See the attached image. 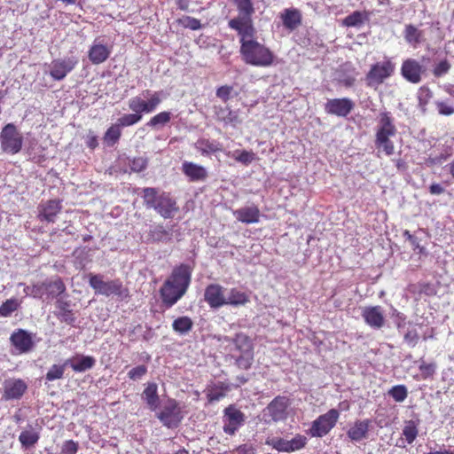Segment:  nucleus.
Returning <instances> with one entry per match:
<instances>
[{
    "mask_svg": "<svg viewBox=\"0 0 454 454\" xmlns=\"http://www.w3.org/2000/svg\"><path fill=\"white\" fill-rule=\"evenodd\" d=\"M228 24L239 35L240 54L247 64L255 67L272 65L274 55L269 48L255 40L256 30L253 23L241 25L237 21H232Z\"/></svg>",
    "mask_w": 454,
    "mask_h": 454,
    "instance_id": "obj_1",
    "label": "nucleus"
},
{
    "mask_svg": "<svg viewBox=\"0 0 454 454\" xmlns=\"http://www.w3.org/2000/svg\"><path fill=\"white\" fill-rule=\"evenodd\" d=\"M192 278V269L185 264L176 267L160 289L162 303L174 306L186 293Z\"/></svg>",
    "mask_w": 454,
    "mask_h": 454,
    "instance_id": "obj_2",
    "label": "nucleus"
},
{
    "mask_svg": "<svg viewBox=\"0 0 454 454\" xmlns=\"http://www.w3.org/2000/svg\"><path fill=\"white\" fill-rule=\"evenodd\" d=\"M143 199L146 208L154 209L165 219L172 218L178 211L176 200L168 192L160 189L153 187L144 188Z\"/></svg>",
    "mask_w": 454,
    "mask_h": 454,
    "instance_id": "obj_3",
    "label": "nucleus"
},
{
    "mask_svg": "<svg viewBox=\"0 0 454 454\" xmlns=\"http://www.w3.org/2000/svg\"><path fill=\"white\" fill-rule=\"evenodd\" d=\"M396 134V128L393 119L387 112L380 114L379 125L376 131L375 146L378 153H384L390 156L395 153V145L390 137Z\"/></svg>",
    "mask_w": 454,
    "mask_h": 454,
    "instance_id": "obj_4",
    "label": "nucleus"
},
{
    "mask_svg": "<svg viewBox=\"0 0 454 454\" xmlns=\"http://www.w3.org/2000/svg\"><path fill=\"white\" fill-rule=\"evenodd\" d=\"M163 100L162 91H154L151 90H144L139 95L132 97L128 101L129 110L143 114H150L154 112Z\"/></svg>",
    "mask_w": 454,
    "mask_h": 454,
    "instance_id": "obj_5",
    "label": "nucleus"
},
{
    "mask_svg": "<svg viewBox=\"0 0 454 454\" xmlns=\"http://www.w3.org/2000/svg\"><path fill=\"white\" fill-rule=\"evenodd\" d=\"M89 284L94 289L95 294L109 297L115 295L121 300L129 297V290L125 288L119 279L105 281L100 274H90Z\"/></svg>",
    "mask_w": 454,
    "mask_h": 454,
    "instance_id": "obj_6",
    "label": "nucleus"
},
{
    "mask_svg": "<svg viewBox=\"0 0 454 454\" xmlns=\"http://www.w3.org/2000/svg\"><path fill=\"white\" fill-rule=\"evenodd\" d=\"M23 145V136L13 123L6 124L0 132V146L4 153L16 154Z\"/></svg>",
    "mask_w": 454,
    "mask_h": 454,
    "instance_id": "obj_7",
    "label": "nucleus"
},
{
    "mask_svg": "<svg viewBox=\"0 0 454 454\" xmlns=\"http://www.w3.org/2000/svg\"><path fill=\"white\" fill-rule=\"evenodd\" d=\"M233 342L235 349L239 352L235 357L236 365L242 370L249 369L254 361L253 344L250 339L243 333H239Z\"/></svg>",
    "mask_w": 454,
    "mask_h": 454,
    "instance_id": "obj_8",
    "label": "nucleus"
},
{
    "mask_svg": "<svg viewBox=\"0 0 454 454\" xmlns=\"http://www.w3.org/2000/svg\"><path fill=\"white\" fill-rule=\"evenodd\" d=\"M157 419L168 428H176L183 419V414L178 403L175 399H168L160 411L156 413Z\"/></svg>",
    "mask_w": 454,
    "mask_h": 454,
    "instance_id": "obj_9",
    "label": "nucleus"
},
{
    "mask_svg": "<svg viewBox=\"0 0 454 454\" xmlns=\"http://www.w3.org/2000/svg\"><path fill=\"white\" fill-rule=\"evenodd\" d=\"M339 419V411L332 409L325 414L319 416L309 429L310 434L314 437H322L335 426Z\"/></svg>",
    "mask_w": 454,
    "mask_h": 454,
    "instance_id": "obj_10",
    "label": "nucleus"
},
{
    "mask_svg": "<svg viewBox=\"0 0 454 454\" xmlns=\"http://www.w3.org/2000/svg\"><path fill=\"white\" fill-rule=\"evenodd\" d=\"M395 70V64L390 59L378 62L372 66L366 75L369 85L380 84L392 75Z\"/></svg>",
    "mask_w": 454,
    "mask_h": 454,
    "instance_id": "obj_11",
    "label": "nucleus"
},
{
    "mask_svg": "<svg viewBox=\"0 0 454 454\" xmlns=\"http://www.w3.org/2000/svg\"><path fill=\"white\" fill-rule=\"evenodd\" d=\"M27 390V383L22 379L9 378L3 382L2 399L20 400Z\"/></svg>",
    "mask_w": 454,
    "mask_h": 454,
    "instance_id": "obj_12",
    "label": "nucleus"
},
{
    "mask_svg": "<svg viewBox=\"0 0 454 454\" xmlns=\"http://www.w3.org/2000/svg\"><path fill=\"white\" fill-rule=\"evenodd\" d=\"M35 334L24 329L15 330L10 337V342L19 354L30 352L35 347Z\"/></svg>",
    "mask_w": 454,
    "mask_h": 454,
    "instance_id": "obj_13",
    "label": "nucleus"
},
{
    "mask_svg": "<svg viewBox=\"0 0 454 454\" xmlns=\"http://www.w3.org/2000/svg\"><path fill=\"white\" fill-rule=\"evenodd\" d=\"M290 401L286 396L278 395L275 397L265 408L264 416L270 418L274 422L284 420L287 418V409Z\"/></svg>",
    "mask_w": 454,
    "mask_h": 454,
    "instance_id": "obj_14",
    "label": "nucleus"
},
{
    "mask_svg": "<svg viewBox=\"0 0 454 454\" xmlns=\"http://www.w3.org/2000/svg\"><path fill=\"white\" fill-rule=\"evenodd\" d=\"M77 64L78 59L75 56L55 59L51 64L50 74L54 80H63Z\"/></svg>",
    "mask_w": 454,
    "mask_h": 454,
    "instance_id": "obj_15",
    "label": "nucleus"
},
{
    "mask_svg": "<svg viewBox=\"0 0 454 454\" xmlns=\"http://www.w3.org/2000/svg\"><path fill=\"white\" fill-rule=\"evenodd\" d=\"M275 450L282 452H294L305 447L307 438L301 434H296L293 439L273 438L267 441Z\"/></svg>",
    "mask_w": 454,
    "mask_h": 454,
    "instance_id": "obj_16",
    "label": "nucleus"
},
{
    "mask_svg": "<svg viewBox=\"0 0 454 454\" xmlns=\"http://www.w3.org/2000/svg\"><path fill=\"white\" fill-rule=\"evenodd\" d=\"M226 291L219 284H210L205 289L204 300L211 309H219L226 305Z\"/></svg>",
    "mask_w": 454,
    "mask_h": 454,
    "instance_id": "obj_17",
    "label": "nucleus"
},
{
    "mask_svg": "<svg viewBox=\"0 0 454 454\" xmlns=\"http://www.w3.org/2000/svg\"><path fill=\"white\" fill-rule=\"evenodd\" d=\"M245 415L244 413L235 408L234 406H229L224 410V433L232 435L236 431L244 424Z\"/></svg>",
    "mask_w": 454,
    "mask_h": 454,
    "instance_id": "obj_18",
    "label": "nucleus"
},
{
    "mask_svg": "<svg viewBox=\"0 0 454 454\" xmlns=\"http://www.w3.org/2000/svg\"><path fill=\"white\" fill-rule=\"evenodd\" d=\"M354 103L349 98H333L329 99L325 103V110L327 114L346 117L352 111Z\"/></svg>",
    "mask_w": 454,
    "mask_h": 454,
    "instance_id": "obj_19",
    "label": "nucleus"
},
{
    "mask_svg": "<svg viewBox=\"0 0 454 454\" xmlns=\"http://www.w3.org/2000/svg\"><path fill=\"white\" fill-rule=\"evenodd\" d=\"M112 52V47L103 43V42L97 38L93 41L88 51V58L94 65H99L105 62Z\"/></svg>",
    "mask_w": 454,
    "mask_h": 454,
    "instance_id": "obj_20",
    "label": "nucleus"
},
{
    "mask_svg": "<svg viewBox=\"0 0 454 454\" xmlns=\"http://www.w3.org/2000/svg\"><path fill=\"white\" fill-rule=\"evenodd\" d=\"M364 322L373 329H380L385 325L384 310L380 306L365 307L362 310Z\"/></svg>",
    "mask_w": 454,
    "mask_h": 454,
    "instance_id": "obj_21",
    "label": "nucleus"
},
{
    "mask_svg": "<svg viewBox=\"0 0 454 454\" xmlns=\"http://www.w3.org/2000/svg\"><path fill=\"white\" fill-rule=\"evenodd\" d=\"M62 208L60 200H51L45 203H41L38 207V218L40 221L53 223L56 215Z\"/></svg>",
    "mask_w": 454,
    "mask_h": 454,
    "instance_id": "obj_22",
    "label": "nucleus"
},
{
    "mask_svg": "<svg viewBox=\"0 0 454 454\" xmlns=\"http://www.w3.org/2000/svg\"><path fill=\"white\" fill-rule=\"evenodd\" d=\"M401 72L407 81L419 83L421 81L423 67L417 60L409 59L403 61Z\"/></svg>",
    "mask_w": 454,
    "mask_h": 454,
    "instance_id": "obj_23",
    "label": "nucleus"
},
{
    "mask_svg": "<svg viewBox=\"0 0 454 454\" xmlns=\"http://www.w3.org/2000/svg\"><path fill=\"white\" fill-rule=\"evenodd\" d=\"M234 2L237 5L239 15L229 22L237 21L241 25L253 23L251 17L254 12V8L252 0H234Z\"/></svg>",
    "mask_w": 454,
    "mask_h": 454,
    "instance_id": "obj_24",
    "label": "nucleus"
},
{
    "mask_svg": "<svg viewBox=\"0 0 454 454\" xmlns=\"http://www.w3.org/2000/svg\"><path fill=\"white\" fill-rule=\"evenodd\" d=\"M58 312L56 316L61 322H65L67 325H73L75 322L76 317L70 309V301L67 297H59L55 302Z\"/></svg>",
    "mask_w": 454,
    "mask_h": 454,
    "instance_id": "obj_25",
    "label": "nucleus"
},
{
    "mask_svg": "<svg viewBox=\"0 0 454 454\" xmlns=\"http://www.w3.org/2000/svg\"><path fill=\"white\" fill-rule=\"evenodd\" d=\"M234 216L239 222L247 224L258 223L260 220V210L256 206L244 207L233 212Z\"/></svg>",
    "mask_w": 454,
    "mask_h": 454,
    "instance_id": "obj_26",
    "label": "nucleus"
},
{
    "mask_svg": "<svg viewBox=\"0 0 454 454\" xmlns=\"http://www.w3.org/2000/svg\"><path fill=\"white\" fill-rule=\"evenodd\" d=\"M96 364L94 357L90 356L77 355L76 356L66 360V364L77 372H83L91 369Z\"/></svg>",
    "mask_w": 454,
    "mask_h": 454,
    "instance_id": "obj_27",
    "label": "nucleus"
},
{
    "mask_svg": "<svg viewBox=\"0 0 454 454\" xmlns=\"http://www.w3.org/2000/svg\"><path fill=\"white\" fill-rule=\"evenodd\" d=\"M182 170L191 181H203L207 176V171L200 165L184 161L182 165Z\"/></svg>",
    "mask_w": 454,
    "mask_h": 454,
    "instance_id": "obj_28",
    "label": "nucleus"
},
{
    "mask_svg": "<svg viewBox=\"0 0 454 454\" xmlns=\"http://www.w3.org/2000/svg\"><path fill=\"white\" fill-rule=\"evenodd\" d=\"M142 398L146 403L149 409L155 411L158 409L160 403L157 384L154 382L148 383L142 393Z\"/></svg>",
    "mask_w": 454,
    "mask_h": 454,
    "instance_id": "obj_29",
    "label": "nucleus"
},
{
    "mask_svg": "<svg viewBox=\"0 0 454 454\" xmlns=\"http://www.w3.org/2000/svg\"><path fill=\"white\" fill-rule=\"evenodd\" d=\"M281 19L283 25L290 30H294L301 22V12L296 9H285Z\"/></svg>",
    "mask_w": 454,
    "mask_h": 454,
    "instance_id": "obj_30",
    "label": "nucleus"
},
{
    "mask_svg": "<svg viewBox=\"0 0 454 454\" xmlns=\"http://www.w3.org/2000/svg\"><path fill=\"white\" fill-rule=\"evenodd\" d=\"M369 429V420L356 421L348 431V437L355 442H359L366 437Z\"/></svg>",
    "mask_w": 454,
    "mask_h": 454,
    "instance_id": "obj_31",
    "label": "nucleus"
},
{
    "mask_svg": "<svg viewBox=\"0 0 454 454\" xmlns=\"http://www.w3.org/2000/svg\"><path fill=\"white\" fill-rule=\"evenodd\" d=\"M249 301V296L237 288L227 289L226 305L240 306Z\"/></svg>",
    "mask_w": 454,
    "mask_h": 454,
    "instance_id": "obj_32",
    "label": "nucleus"
},
{
    "mask_svg": "<svg viewBox=\"0 0 454 454\" xmlns=\"http://www.w3.org/2000/svg\"><path fill=\"white\" fill-rule=\"evenodd\" d=\"M40 435L37 431L35 430L31 426L28 428L23 430L20 436L19 441L22 447L27 449L34 446L39 440Z\"/></svg>",
    "mask_w": 454,
    "mask_h": 454,
    "instance_id": "obj_33",
    "label": "nucleus"
},
{
    "mask_svg": "<svg viewBox=\"0 0 454 454\" xmlns=\"http://www.w3.org/2000/svg\"><path fill=\"white\" fill-rule=\"evenodd\" d=\"M228 390L229 387L222 382H218L213 386H210L207 390V397L208 402H218L225 396Z\"/></svg>",
    "mask_w": 454,
    "mask_h": 454,
    "instance_id": "obj_34",
    "label": "nucleus"
},
{
    "mask_svg": "<svg viewBox=\"0 0 454 454\" xmlns=\"http://www.w3.org/2000/svg\"><path fill=\"white\" fill-rule=\"evenodd\" d=\"M45 293L52 297L59 298L64 297L62 294L66 292V286L60 278L53 281L44 282Z\"/></svg>",
    "mask_w": 454,
    "mask_h": 454,
    "instance_id": "obj_35",
    "label": "nucleus"
},
{
    "mask_svg": "<svg viewBox=\"0 0 454 454\" xmlns=\"http://www.w3.org/2000/svg\"><path fill=\"white\" fill-rule=\"evenodd\" d=\"M404 38L408 43L416 47L423 40V32L413 25H406L404 29Z\"/></svg>",
    "mask_w": 454,
    "mask_h": 454,
    "instance_id": "obj_36",
    "label": "nucleus"
},
{
    "mask_svg": "<svg viewBox=\"0 0 454 454\" xmlns=\"http://www.w3.org/2000/svg\"><path fill=\"white\" fill-rule=\"evenodd\" d=\"M192 326L193 322L187 316L177 317L172 324L173 330L180 335L187 334L192 329Z\"/></svg>",
    "mask_w": 454,
    "mask_h": 454,
    "instance_id": "obj_37",
    "label": "nucleus"
},
{
    "mask_svg": "<svg viewBox=\"0 0 454 454\" xmlns=\"http://www.w3.org/2000/svg\"><path fill=\"white\" fill-rule=\"evenodd\" d=\"M195 147L203 155L221 151V145L219 143L210 141L208 139L198 140L197 143L195 144Z\"/></svg>",
    "mask_w": 454,
    "mask_h": 454,
    "instance_id": "obj_38",
    "label": "nucleus"
},
{
    "mask_svg": "<svg viewBox=\"0 0 454 454\" xmlns=\"http://www.w3.org/2000/svg\"><path fill=\"white\" fill-rule=\"evenodd\" d=\"M121 136V127L115 123L113 124L105 133L104 135V142L108 146L114 145L120 139Z\"/></svg>",
    "mask_w": 454,
    "mask_h": 454,
    "instance_id": "obj_39",
    "label": "nucleus"
},
{
    "mask_svg": "<svg viewBox=\"0 0 454 454\" xmlns=\"http://www.w3.org/2000/svg\"><path fill=\"white\" fill-rule=\"evenodd\" d=\"M20 306V302L17 298L8 299L0 306V317H10Z\"/></svg>",
    "mask_w": 454,
    "mask_h": 454,
    "instance_id": "obj_40",
    "label": "nucleus"
},
{
    "mask_svg": "<svg viewBox=\"0 0 454 454\" xmlns=\"http://www.w3.org/2000/svg\"><path fill=\"white\" fill-rule=\"evenodd\" d=\"M387 394L395 402L402 403L408 396V389L404 385H395L388 390Z\"/></svg>",
    "mask_w": 454,
    "mask_h": 454,
    "instance_id": "obj_41",
    "label": "nucleus"
},
{
    "mask_svg": "<svg viewBox=\"0 0 454 454\" xmlns=\"http://www.w3.org/2000/svg\"><path fill=\"white\" fill-rule=\"evenodd\" d=\"M171 120V113L170 112H160L158 114L154 115L150 121L147 122V126L152 128H157L158 126H164L168 123Z\"/></svg>",
    "mask_w": 454,
    "mask_h": 454,
    "instance_id": "obj_42",
    "label": "nucleus"
},
{
    "mask_svg": "<svg viewBox=\"0 0 454 454\" xmlns=\"http://www.w3.org/2000/svg\"><path fill=\"white\" fill-rule=\"evenodd\" d=\"M419 431L414 421L409 420L405 423L403 429V435L405 437L407 443L411 444L418 436Z\"/></svg>",
    "mask_w": 454,
    "mask_h": 454,
    "instance_id": "obj_43",
    "label": "nucleus"
},
{
    "mask_svg": "<svg viewBox=\"0 0 454 454\" xmlns=\"http://www.w3.org/2000/svg\"><path fill=\"white\" fill-rule=\"evenodd\" d=\"M142 120V115L138 113L133 112L132 114H123L117 120V124L120 127L132 126Z\"/></svg>",
    "mask_w": 454,
    "mask_h": 454,
    "instance_id": "obj_44",
    "label": "nucleus"
},
{
    "mask_svg": "<svg viewBox=\"0 0 454 454\" xmlns=\"http://www.w3.org/2000/svg\"><path fill=\"white\" fill-rule=\"evenodd\" d=\"M67 365V364H66V362L63 364H53L46 373V380L52 381L63 378Z\"/></svg>",
    "mask_w": 454,
    "mask_h": 454,
    "instance_id": "obj_45",
    "label": "nucleus"
},
{
    "mask_svg": "<svg viewBox=\"0 0 454 454\" xmlns=\"http://www.w3.org/2000/svg\"><path fill=\"white\" fill-rule=\"evenodd\" d=\"M408 325L409 326L406 332L403 333V339L405 343H407L410 347H415L419 341V336L416 328L411 323Z\"/></svg>",
    "mask_w": 454,
    "mask_h": 454,
    "instance_id": "obj_46",
    "label": "nucleus"
},
{
    "mask_svg": "<svg viewBox=\"0 0 454 454\" xmlns=\"http://www.w3.org/2000/svg\"><path fill=\"white\" fill-rule=\"evenodd\" d=\"M232 157L237 161L248 165L255 159V154L252 151H235Z\"/></svg>",
    "mask_w": 454,
    "mask_h": 454,
    "instance_id": "obj_47",
    "label": "nucleus"
},
{
    "mask_svg": "<svg viewBox=\"0 0 454 454\" xmlns=\"http://www.w3.org/2000/svg\"><path fill=\"white\" fill-rule=\"evenodd\" d=\"M451 65L448 59H442L435 65L433 74L435 77H442L449 73Z\"/></svg>",
    "mask_w": 454,
    "mask_h": 454,
    "instance_id": "obj_48",
    "label": "nucleus"
},
{
    "mask_svg": "<svg viewBox=\"0 0 454 454\" xmlns=\"http://www.w3.org/2000/svg\"><path fill=\"white\" fill-rule=\"evenodd\" d=\"M233 87L230 85H223L217 88L215 95L223 102H227L232 98Z\"/></svg>",
    "mask_w": 454,
    "mask_h": 454,
    "instance_id": "obj_49",
    "label": "nucleus"
},
{
    "mask_svg": "<svg viewBox=\"0 0 454 454\" xmlns=\"http://www.w3.org/2000/svg\"><path fill=\"white\" fill-rule=\"evenodd\" d=\"M363 23V15L360 12H354L344 19V24L347 27H356Z\"/></svg>",
    "mask_w": 454,
    "mask_h": 454,
    "instance_id": "obj_50",
    "label": "nucleus"
},
{
    "mask_svg": "<svg viewBox=\"0 0 454 454\" xmlns=\"http://www.w3.org/2000/svg\"><path fill=\"white\" fill-rule=\"evenodd\" d=\"M130 169L134 172H141L147 167V160L143 157L134 158L129 163Z\"/></svg>",
    "mask_w": 454,
    "mask_h": 454,
    "instance_id": "obj_51",
    "label": "nucleus"
},
{
    "mask_svg": "<svg viewBox=\"0 0 454 454\" xmlns=\"http://www.w3.org/2000/svg\"><path fill=\"white\" fill-rule=\"evenodd\" d=\"M223 122L225 125H231L235 127L238 124H240L242 120L239 118L238 111H232L230 109V111L226 114Z\"/></svg>",
    "mask_w": 454,
    "mask_h": 454,
    "instance_id": "obj_52",
    "label": "nucleus"
},
{
    "mask_svg": "<svg viewBox=\"0 0 454 454\" xmlns=\"http://www.w3.org/2000/svg\"><path fill=\"white\" fill-rule=\"evenodd\" d=\"M79 449L78 442L73 440L65 441L61 446V454H76Z\"/></svg>",
    "mask_w": 454,
    "mask_h": 454,
    "instance_id": "obj_53",
    "label": "nucleus"
},
{
    "mask_svg": "<svg viewBox=\"0 0 454 454\" xmlns=\"http://www.w3.org/2000/svg\"><path fill=\"white\" fill-rule=\"evenodd\" d=\"M147 372V367L145 365H138L135 368H132L128 375L130 380H140L143 376H145Z\"/></svg>",
    "mask_w": 454,
    "mask_h": 454,
    "instance_id": "obj_54",
    "label": "nucleus"
},
{
    "mask_svg": "<svg viewBox=\"0 0 454 454\" xmlns=\"http://www.w3.org/2000/svg\"><path fill=\"white\" fill-rule=\"evenodd\" d=\"M436 106H437V110H438V113L442 115H446V116H449V115H451L454 114V106L453 105H449L445 102H436Z\"/></svg>",
    "mask_w": 454,
    "mask_h": 454,
    "instance_id": "obj_55",
    "label": "nucleus"
},
{
    "mask_svg": "<svg viewBox=\"0 0 454 454\" xmlns=\"http://www.w3.org/2000/svg\"><path fill=\"white\" fill-rule=\"evenodd\" d=\"M403 236L410 241L414 250L418 249L419 254L425 253V248L419 245V241L417 237L411 234L408 231H404Z\"/></svg>",
    "mask_w": 454,
    "mask_h": 454,
    "instance_id": "obj_56",
    "label": "nucleus"
},
{
    "mask_svg": "<svg viewBox=\"0 0 454 454\" xmlns=\"http://www.w3.org/2000/svg\"><path fill=\"white\" fill-rule=\"evenodd\" d=\"M153 238L156 240L169 239L168 232L164 229L163 226L159 225L153 231Z\"/></svg>",
    "mask_w": 454,
    "mask_h": 454,
    "instance_id": "obj_57",
    "label": "nucleus"
},
{
    "mask_svg": "<svg viewBox=\"0 0 454 454\" xmlns=\"http://www.w3.org/2000/svg\"><path fill=\"white\" fill-rule=\"evenodd\" d=\"M45 294L44 282L31 286L30 295L35 298H41Z\"/></svg>",
    "mask_w": 454,
    "mask_h": 454,
    "instance_id": "obj_58",
    "label": "nucleus"
},
{
    "mask_svg": "<svg viewBox=\"0 0 454 454\" xmlns=\"http://www.w3.org/2000/svg\"><path fill=\"white\" fill-rule=\"evenodd\" d=\"M235 451L236 454H255L254 448L250 444H242Z\"/></svg>",
    "mask_w": 454,
    "mask_h": 454,
    "instance_id": "obj_59",
    "label": "nucleus"
},
{
    "mask_svg": "<svg viewBox=\"0 0 454 454\" xmlns=\"http://www.w3.org/2000/svg\"><path fill=\"white\" fill-rule=\"evenodd\" d=\"M86 145L90 149H95L98 146V137L96 135L93 134V132H90L87 135Z\"/></svg>",
    "mask_w": 454,
    "mask_h": 454,
    "instance_id": "obj_60",
    "label": "nucleus"
},
{
    "mask_svg": "<svg viewBox=\"0 0 454 454\" xmlns=\"http://www.w3.org/2000/svg\"><path fill=\"white\" fill-rule=\"evenodd\" d=\"M429 191L432 194L439 195L443 193L444 189L443 187L439 184H433L429 187Z\"/></svg>",
    "mask_w": 454,
    "mask_h": 454,
    "instance_id": "obj_61",
    "label": "nucleus"
},
{
    "mask_svg": "<svg viewBox=\"0 0 454 454\" xmlns=\"http://www.w3.org/2000/svg\"><path fill=\"white\" fill-rule=\"evenodd\" d=\"M230 111V107H220L215 111L216 117L219 121H223L226 114Z\"/></svg>",
    "mask_w": 454,
    "mask_h": 454,
    "instance_id": "obj_62",
    "label": "nucleus"
},
{
    "mask_svg": "<svg viewBox=\"0 0 454 454\" xmlns=\"http://www.w3.org/2000/svg\"><path fill=\"white\" fill-rule=\"evenodd\" d=\"M427 454H454V451L444 450L432 451Z\"/></svg>",
    "mask_w": 454,
    "mask_h": 454,
    "instance_id": "obj_63",
    "label": "nucleus"
},
{
    "mask_svg": "<svg viewBox=\"0 0 454 454\" xmlns=\"http://www.w3.org/2000/svg\"><path fill=\"white\" fill-rule=\"evenodd\" d=\"M449 170H450V175L452 176V177H454V160L452 162H450L449 165Z\"/></svg>",
    "mask_w": 454,
    "mask_h": 454,
    "instance_id": "obj_64",
    "label": "nucleus"
}]
</instances>
